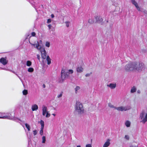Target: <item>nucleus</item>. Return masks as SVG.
<instances>
[{
  "label": "nucleus",
  "mask_w": 147,
  "mask_h": 147,
  "mask_svg": "<svg viewBox=\"0 0 147 147\" xmlns=\"http://www.w3.org/2000/svg\"><path fill=\"white\" fill-rule=\"evenodd\" d=\"M66 26L67 27H69L70 24V22L69 21H66L65 22Z\"/></svg>",
  "instance_id": "nucleus-23"
},
{
  "label": "nucleus",
  "mask_w": 147,
  "mask_h": 147,
  "mask_svg": "<svg viewBox=\"0 0 147 147\" xmlns=\"http://www.w3.org/2000/svg\"><path fill=\"white\" fill-rule=\"evenodd\" d=\"M92 74V73L91 72H90V73H87L85 75V76L86 77H89Z\"/></svg>",
  "instance_id": "nucleus-33"
},
{
  "label": "nucleus",
  "mask_w": 147,
  "mask_h": 147,
  "mask_svg": "<svg viewBox=\"0 0 147 147\" xmlns=\"http://www.w3.org/2000/svg\"><path fill=\"white\" fill-rule=\"evenodd\" d=\"M132 4L135 6L137 10L138 11H141V9L139 6L138 5L135 0H131Z\"/></svg>",
  "instance_id": "nucleus-9"
},
{
  "label": "nucleus",
  "mask_w": 147,
  "mask_h": 147,
  "mask_svg": "<svg viewBox=\"0 0 147 147\" xmlns=\"http://www.w3.org/2000/svg\"><path fill=\"white\" fill-rule=\"evenodd\" d=\"M26 127L28 131H29L30 130L31 127L30 126L28 123H26L25 124Z\"/></svg>",
  "instance_id": "nucleus-22"
},
{
  "label": "nucleus",
  "mask_w": 147,
  "mask_h": 147,
  "mask_svg": "<svg viewBox=\"0 0 147 147\" xmlns=\"http://www.w3.org/2000/svg\"><path fill=\"white\" fill-rule=\"evenodd\" d=\"M33 134L34 136L36 135L37 133V131L36 130H34L33 131Z\"/></svg>",
  "instance_id": "nucleus-35"
},
{
  "label": "nucleus",
  "mask_w": 147,
  "mask_h": 147,
  "mask_svg": "<svg viewBox=\"0 0 147 147\" xmlns=\"http://www.w3.org/2000/svg\"><path fill=\"white\" fill-rule=\"evenodd\" d=\"M125 125L127 127H129L131 125V122L129 121H126L125 123Z\"/></svg>",
  "instance_id": "nucleus-17"
},
{
  "label": "nucleus",
  "mask_w": 147,
  "mask_h": 147,
  "mask_svg": "<svg viewBox=\"0 0 147 147\" xmlns=\"http://www.w3.org/2000/svg\"><path fill=\"white\" fill-rule=\"evenodd\" d=\"M76 113L80 115H82L84 113V109L82 104L80 102H77L75 107Z\"/></svg>",
  "instance_id": "nucleus-2"
},
{
  "label": "nucleus",
  "mask_w": 147,
  "mask_h": 147,
  "mask_svg": "<svg viewBox=\"0 0 147 147\" xmlns=\"http://www.w3.org/2000/svg\"><path fill=\"white\" fill-rule=\"evenodd\" d=\"M84 70V68L81 66H78L76 68V71L78 73H81Z\"/></svg>",
  "instance_id": "nucleus-13"
},
{
  "label": "nucleus",
  "mask_w": 147,
  "mask_h": 147,
  "mask_svg": "<svg viewBox=\"0 0 147 147\" xmlns=\"http://www.w3.org/2000/svg\"><path fill=\"white\" fill-rule=\"evenodd\" d=\"M0 62L3 65H5L7 63V61L4 58H2L0 59Z\"/></svg>",
  "instance_id": "nucleus-14"
},
{
  "label": "nucleus",
  "mask_w": 147,
  "mask_h": 147,
  "mask_svg": "<svg viewBox=\"0 0 147 147\" xmlns=\"http://www.w3.org/2000/svg\"><path fill=\"white\" fill-rule=\"evenodd\" d=\"M108 106L110 108L116 109V107L114 106L112 104L110 103H108Z\"/></svg>",
  "instance_id": "nucleus-19"
},
{
  "label": "nucleus",
  "mask_w": 147,
  "mask_h": 147,
  "mask_svg": "<svg viewBox=\"0 0 147 147\" xmlns=\"http://www.w3.org/2000/svg\"><path fill=\"white\" fill-rule=\"evenodd\" d=\"M12 72L13 73H15V72L14 71H13Z\"/></svg>",
  "instance_id": "nucleus-46"
},
{
  "label": "nucleus",
  "mask_w": 147,
  "mask_h": 147,
  "mask_svg": "<svg viewBox=\"0 0 147 147\" xmlns=\"http://www.w3.org/2000/svg\"><path fill=\"white\" fill-rule=\"evenodd\" d=\"M42 115L45 116L46 118H49L51 116V114L48 111L47 107L45 105H43L42 107Z\"/></svg>",
  "instance_id": "nucleus-4"
},
{
  "label": "nucleus",
  "mask_w": 147,
  "mask_h": 147,
  "mask_svg": "<svg viewBox=\"0 0 147 147\" xmlns=\"http://www.w3.org/2000/svg\"><path fill=\"white\" fill-rule=\"evenodd\" d=\"M46 57V59L47 61V64L49 65L51 63V59L49 56H47Z\"/></svg>",
  "instance_id": "nucleus-20"
},
{
  "label": "nucleus",
  "mask_w": 147,
  "mask_h": 147,
  "mask_svg": "<svg viewBox=\"0 0 147 147\" xmlns=\"http://www.w3.org/2000/svg\"><path fill=\"white\" fill-rule=\"evenodd\" d=\"M62 95H63V92H61L57 95V97L58 98H60L62 97Z\"/></svg>",
  "instance_id": "nucleus-32"
},
{
  "label": "nucleus",
  "mask_w": 147,
  "mask_h": 147,
  "mask_svg": "<svg viewBox=\"0 0 147 147\" xmlns=\"http://www.w3.org/2000/svg\"><path fill=\"white\" fill-rule=\"evenodd\" d=\"M76 147H81V146L80 145H77Z\"/></svg>",
  "instance_id": "nucleus-44"
},
{
  "label": "nucleus",
  "mask_w": 147,
  "mask_h": 147,
  "mask_svg": "<svg viewBox=\"0 0 147 147\" xmlns=\"http://www.w3.org/2000/svg\"><path fill=\"white\" fill-rule=\"evenodd\" d=\"M51 17L52 18H53L54 17V16L53 14L51 15Z\"/></svg>",
  "instance_id": "nucleus-42"
},
{
  "label": "nucleus",
  "mask_w": 147,
  "mask_h": 147,
  "mask_svg": "<svg viewBox=\"0 0 147 147\" xmlns=\"http://www.w3.org/2000/svg\"><path fill=\"white\" fill-rule=\"evenodd\" d=\"M52 115H53L54 116H55L56 115L55 114L53 113L52 114Z\"/></svg>",
  "instance_id": "nucleus-45"
},
{
  "label": "nucleus",
  "mask_w": 147,
  "mask_h": 147,
  "mask_svg": "<svg viewBox=\"0 0 147 147\" xmlns=\"http://www.w3.org/2000/svg\"><path fill=\"white\" fill-rule=\"evenodd\" d=\"M30 43L32 46H34L35 48L38 50H40L42 49V46L40 45H39L38 41H37L36 43L35 42L34 44H32L30 42Z\"/></svg>",
  "instance_id": "nucleus-10"
},
{
  "label": "nucleus",
  "mask_w": 147,
  "mask_h": 147,
  "mask_svg": "<svg viewBox=\"0 0 147 147\" xmlns=\"http://www.w3.org/2000/svg\"><path fill=\"white\" fill-rule=\"evenodd\" d=\"M145 69L144 64L141 62H134L126 64L124 67V70L127 72H140Z\"/></svg>",
  "instance_id": "nucleus-1"
},
{
  "label": "nucleus",
  "mask_w": 147,
  "mask_h": 147,
  "mask_svg": "<svg viewBox=\"0 0 147 147\" xmlns=\"http://www.w3.org/2000/svg\"><path fill=\"white\" fill-rule=\"evenodd\" d=\"M73 70L72 69H69L68 70V71H67L69 75V74H72L73 73Z\"/></svg>",
  "instance_id": "nucleus-28"
},
{
  "label": "nucleus",
  "mask_w": 147,
  "mask_h": 147,
  "mask_svg": "<svg viewBox=\"0 0 147 147\" xmlns=\"http://www.w3.org/2000/svg\"><path fill=\"white\" fill-rule=\"evenodd\" d=\"M44 128H40V134L41 135L43 134V130Z\"/></svg>",
  "instance_id": "nucleus-31"
},
{
  "label": "nucleus",
  "mask_w": 147,
  "mask_h": 147,
  "mask_svg": "<svg viewBox=\"0 0 147 147\" xmlns=\"http://www.w3.org/2000/svg\"><path fill=\"white\" fill-rule=\"evenodd\" d=\"M130 147H138L137 146L134 145H131Z\"/></svg>",
  "instance_id": "nucleus-41"
},
{
  "label": "nucleus",
  "mask_w": 147,
  "mask_h": 147,
  "mask_svg": "<svg viewBox=\"0 0 147 147\" xmlns=\"http://www.w3.org/2000/svg\"><path fill=\"white\" fill-rule=\"evenodd\" d=\"M137 92L138 93H140V91L139 90H138L137 91Z\"/></svg>",
  "instance_id": "nucleus-43"
},
{
  "label": "nucleus",
  "mask_w": 147,
  "mask_h": 147,
  "mask_svg": "<svg viewBox=\"0 0 147 147\" xmlns=\"http://www.w3.org/2000/svg\"><path fill=\"white\" fill-rule=\"evenodd\" d=\"M107 86L111 89H113L115 88L117 86V85L115 83H111L107 84Z\"/></svg>",
  "instance_id": "nucleus-12"
},
{
  "label": "nucleus",
  "mask_w": 147,
  "mask_h": 147,
  "mask_svg": "<svg viewBox=\"0 0 147 147\" xmlns=\"http://www.w3.org/2000/svg\"><path fill=\"white\" fill-rule=\"evenodd\" d=\"M51 19H48L47 21V23L48 24H49L50 23H51Z\"/></svg>",
  "instance_id": "nucleus-37"
},
{
  "label": "nucleus",
  "mask_w": 147,
  "mask_h": 147,
  "mask_svg": "<svg viewBox=\"0 0 147 147\" xmlns=\"http://www.w3.org/2000/svg\"><path fill=\"white\" fill-rule=\"evenodd\" d=\"M124 138L127 140H129V136L128 135H125L124 137Z\"/></svg>",
  "instance_id": "nucleus-29"
},
{
  "label": "nucleus",
  "mask_w": 147,
  "mask_h": 147,
  "mask_svg": "<svg viewBox=\"0 0 147 147\" xmlns=\"http://www.w3.org/2000/svg\"><path fill=\"white\" fill-rule=\"evenodd\" d=\"M26 65L27 66L29 67L30 66L32 65V62L30 61H28L26 62Z\"/></svg>",
  "instance_id": "nucleus-24"
},
{
  "label": "nucleus",
  "mask_w": 147,
  "mask_h": 147,
  "mask_svg": "<svg viewBox=\"0 0 147 147\" xmlns=\"http://www.w3.org/2000/svg\"><path fill=\"white\" fill-rule=\"evenodd\" d=\"M42 143H45L46 141L45 137V136H43L42 138Z\"/></svg>",
  "instance_id": "nucleus-30"
},
{
  "label": "nucleus",
  "mask_w": 147,
  "mask_h": 147,
  "mask_svg": "<svg viewBox=\"0 0 147 147\" xmlns=\"http://www.w3.org/2000/svg\"><path fill=\"white\" fill-rule=\"evenodd\" d=\"M23 94L24 95H26L28 94V91L25 90L23 91Z\"/></svg>",
  "instance_id": "nucleus-27"
},
{
  "label": "nucleus",
  "mask_w": 147,
  "mask_h": 147,
  "mask_svg": "<svg viewBox=\"0 0 147 147\" xmlns=\"http://www.w3.org/2000/svg\"><path fill=\"white\" fill-rule=\"evenodd\" d=\"M80 87L78 86H76V88H74L75 92V94H77L78 91L80 90Z\"/></svg>",
  "instance_id": "nucleus-18"
},
{
  "label": "nucleus",
  "mask_w": 147,
  "mask_h": 147,
  "mask_svg": "<svg viewBox=\"0 0 147 147\" xmlns=\"http://www.w3.org/2000/svg\"><path fill=\"white\" fill-rule=\"evenodd\" d=\"M50 43L49 42L47 41L46 42L45 45L46 47H49L50 46Z\"/></svg>",
  "instance_id": "nucleus-25"
},
{
  "label": "nucleus",
  "mask_w": 147,
  "mask_h": 147,
  "mask_svg": "<svg viewBox=\"0 0 147 147\" xmlns=\"http://www.w3.org/2000/svg\"><path fill=\"white\" fill-rule=\"evenodd\" d=\"M88 22L90 23H92L93 22V21L92 19H90L88 21Z\"/></svg>",
  "instance_id": "nucleus-34"
},
{
  "label": "nucleus",
  "mask_w": 147,
  "mask_h": 147,
  "mask_svg": "<svg viewBox=\"0 0 147 147\" xmlns=\"http://www.w3.org/2000/svg\"><path fill=\"white\" fill-rule=\"evenodd\" d=\"M86 147H92V145L90 144H87L86 145Z\"/></svg>",
  "instance_id": "nucleus-36"
},
{
  "label": "nucleus",
  "mask_w": 147,
  "mask_h": 147,
  "mask_svg": "<svg viewBox=\"0 0 147 147\" xmlns=\"http://www.w3.org/2000/svg\"><path fill=\"white\" fill-rule=\"evenodd\" d=\"M38 106L36 104H34L32 106L31 109L33 111H36L38 110Z\"/></svg>",
  "instance_id": "nucleus-15"
},
{
  "label": "nucleus",
  "mask_w": 147,
  "mask_h": 147,
  "mask_svg": "<svg viewBox=\"0 0 147 147\" xmlns=\"http://www.w3.org/2000/svg\"><path fill=\"white\" fill-rule=\"evenodd\" d=\"M48 26L49 28V29H51V27H52V26H51V24H49L48 25Z\"/></svg>",
  "instance_id": "nucleus-40"
},
{
  "label": "nucleus",
  "mask_w": 147,
  "mask_h": 147,
  "mask_svg": "<svg viewBox=\"0 0 147 147\" xmlns=\"http://www.w3.org/2000/svg\"><path fill=\"white\" fill-rule=\"evenodd\" d=\"M37 59H38V60H40V55L38 54L37 55Z\"/></svg>",
  "instance_id": "nucleus-39"
},
{
  "label": "nucleus",
  "mask_w": 147,
  "mask_h": 147,
  "mask_svg": "<svg viewBox=\"0 0 147 147\" xmlns=\"http://www.w3.org/2000/svg\"><path fill=\"white\" fill-rule=\"evenodd\" d=\"M28 71L29 72H32L34 71V69L30 67L28 69Z\"/></svg>",
  "instance_id": "nucleus-26"
},
{
  "label": "nucleus",
  "mask_w": 147,
  "mask_h": 147,
  "mask_svg": "<svg viewBox=\"0 0 147 147\" xmlns=\"http://www.w3.org/2000/svg\"><path fill=\"white\" fill-rule=\"evenodd\" d=\"M131 107L129 106H120L116 107V109L118 111H126L130 109Z\"/></svg>",
  "instance_id": "nucleus-5"
},
{
  "label": "nucleus",
  "mask_w": 147,
  "mask_h": 147,
  "mask_svg": "<svg viewBox=\"0 0 147 147\" xmlns=\"http://www.w3.org/2000/svg\"><path fill=\"white\" fill-rule=\"evenodd\" d=\"M137 90V88L136 87L134 86L132 87L131 89L130 92L133 93L135 92Z\"/></svg>",
  "instance_id": "nucleus-16"
},
{
  "label": "nucleus",
  "mask_w": 147,
  "mask_h": 147,
  "mask_svg": "<svg viewBox=\"0 0 147 147\" xmlns=\"http://www.w3.org/2000/svg\"><path fill=\"white\" fill-rule=\"evenodd\" d=\"M111 140L107 139L103 145V147H108L110 144Z\"/></svg>",
  "instance_id": "nucleus-11"
},
{
  "label": "nucleus",
  "mask_w": 147,
  "mask_h": 147,
  "mask_svg": "<svg viewBox=\"0 0 147 147\" xmlns=\"http://www.w3.org/2000/svg\"><path fill=\"white\" fill-rule=\"evenodd\" d=\"M35 35H36V34H35V32H32V33L31 34V35L32 36H35Z\"/></svg>",
  "instance_id": "nucleus-38"
},
{
  "label": "nucleus",
  "mask_w": 147,
  "mask_h": 147,
  "mask_svg": "<svg viewBox=\"0 0 147 147\" xmlns=\"http://www.w3.org/2000/svg\"><path fill=\"white\" fill-rule=\"evenodd\" d=\"M139 120L140 122L144 124L147 122V110H143L140 114Z\"/></svg>",
  "instance_id": "nucleus-3"
},
{
  "label": "nucleus",
  "mask_w": 147,
  "mask_h": 147,
  "mask_svg": "<svg viewBox=\"0 0 147 147\" xmlns=\"http://www.w3.org/2000/svg\"><path fill=\"white\" fill-rule=\"evenodd\" d=\"M41 55L42 58L45 59L47 57V53L45 50L44 48H42L40 50Z\"/></svg>",
  "instance_id": "nucleus-7"
},
{
  "label": "nucleus",
  "mask_w": 147,
  "mask_h": 147,
  "mask_svg": "<svg viewBox=\"0 0 147 147\" xmlns=\"http://www.w3.org/2000/svg\"><path fill=\"white\" fill-rule=\"evenodd\" d=\"M61 78L63 80H64L65 78L69 76L67 71H65L64 69H62L61 73Z\"/></svg>",
  "instance_id": "nucleus-6"
},
{
  "label": "nucleus",
  "mask_w": 147,
  "mask_h": 147,
  "mask_svg": "<svg viewBox=\"0 0 147 147\" xmlns=\"http://www.w3.org/2000/svg\"><path fill=\"white\" fill-rule=\"evenodd\" d=\"M0 118L8 119H11L9 114L5 113H2L1 116H0Z\"/></svg>",
  "instance_id": "nucleus-8"
},
{
  "label": "nucleus",
  "mask_w": 147,
  "mask_h": 147,
  "mask_svg": "<svg viewBox=\"0 0 147 147\" xmlns=\"http://www.w3.org/2000/svg\"><path fill=\"white\" fill-rule=\"evenodd\" d=\"M40 122L41 125V128H44V121L42 120H40Z\"/></svg>",
  "instance_id": "nucleus-21"
}]
</instances>
